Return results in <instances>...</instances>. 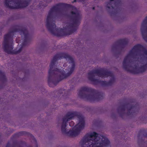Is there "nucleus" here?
<instances>
[{
  "label": "nucleus",
  "instance_id": "nucleus-8",
  "mask_svg": "<svg viewBox=\"0 0 147 147\" xmlns=\"http://www.w3.org/2000/svg\"><path fill=\"white\" fill-rule=\"evenodd\" d=\"M80 98L90 102L98 101L103 98V94L87 87L81 88L78 93Z\"/></svg>",
  "mask_w": 147,
  "mask_h": 147
},
{
  "label": "nucleus",
  "instance_id": "nucleus-12",
  "mask_svg": "<svg viewBox=\"0 0 147 147\" xmlns=\"http://www.w3.org/2000/svg\"><path fill=\"white\" fill-rule=\"evenodd\" d=\"M128 41L126 39H121L118 40L117 43L118 45H125L127 44Z\"/></svg>",
  "mask_w": 147,
  "mask_h": 147
},
{
  "label": "nucleus",
  "instance_id": "nucleus-13",
  "mask_svg": "<svg viewBox=\"0 0 147 147\" xmlns=\"http://www.w3.org/2000/svg\"><path fill=\"white\" fill-rule=\"evenodd\" d=\"M74 123L73 121H71L70 123H69V125L71 127L73 126V125H74Z\"/></svg>",
  "mask_w": 147,
  "mask_h": 147
},
{
  "label": "nucleus",
  "instance_id": "nucleus-20",
  "mask_svg": "<svg viewBox=\"0 0 147 147\" xmlns=\"http://www.w3.org/2000/svg\"><path fill=\"white\" fill-rule=\"evenodd\" d=\"M16 42H17V43H19V42H18L17 41V38H16Z\"/></svg>",
  "mask_w": 147,
  "mask_h": 147
},
{
  "label": "nucleus",
  "instance_id": "nucleus-22",
  "mask_svg": "<svg viewBox=\"0 0 147 147\" xmlns=\"http://www.w3.org/2000/svg\"><path fill=\"white\" fill-rule=\"evenodd\" d=\"M65 64H64V66H65Z\"/></svg>",
  "mask_w": 147,
  "mask_h": 147
},
{
  "label": "nucleus",
  "instance_id": "nucleus-5",
  "mask_svg": "<svg viewBox=\"0 0 147 147\" xmlns=\"http://www.w3.org/2000/svg\"><path fill=\"white\" fill-rule=\"evenodd\" d=\"M80 144L81 147H110V142L105 137L94 132L86 134Z\"/></svg>",
  "mask_w": 147,
  "mask_h": 147
},
{
  "label": "nucleus",
  "instance_id": "nucleus-15",
  "mask_svg": "<svg viewBox=\"0 0 147 147\" xmlns=\"http://www.w3.org/2000/svg\"><path fill=\"white\" fill-rule=\"evenodd\" d=\"M0 75L4 76H5L4 73L3 72H2L1 71H0Z\"/></svg>",
  "mask_w": 147,
  "mask_h": 147
},
{
  "label": "nucleus",
  "instance_id": "nucleus-4",
  "mask_svg": "<svg viewBox=\"0 0 147 147\" xmlns=\"http://www.w3.org/2000/svg\"><path fill=\"white\" fill-rule=\"evenodd\" d=\"M84 125V118L82 115L76 112H69L63 118L61 131L68 136H75L79 134Z\"/></svg>",
  "mask_w": 147,
  "mask_h": 147
},
{
  "label": "nucleus",
  "instance_id": "nucleus-2",
  "mask_svg": "<svg viewBox=\"0 0 147 147\" xmlns=\"http://www.w3.org/2000/svg\"><path fill=\"white\" fill-rule=\"evenodd\" d=\"M75 66L73 59L68 54L61 53L55 55L51 61L48 72V83L53 87L70 75Z\"/></svg>",
  "mask_w": 147,
  "mask_h": 147
},
{
  "label": "nucleus",
  "instance_id": "nucleus-7",
  "mask_svg": "<svg viewBox=\"0 0 147 147\" xmlns=\"http://www.w3.org/2000/svg\"><path fill=\"white\" fill-rule=\"evenodd\" d=\"M18 31L17 30H14L9 32L4 36L3 43V48L4 51L7 53L17 54L20 53L22 50V47H21L17 51H13L12 50L13 42L12 38L14 33ZM20 33L22 36V37L24 36V42L22 43L23 47L26 45L27 42L29 40L30 35L26 28H22L20 31Z\"/></svg>",
  "mask_w": 147,
  "mask_h": 147
},
{
  "label": "nucleus",
  "instance_id": "nucleus-11",
  "mask_svg": "<svg viewBox=\"0 0 147 147\" xmlns=\"http://www.w3.org/2000/svg\"><path fill=\"white\" fill-rule=\"evenodd\" d=\"M110 2L107 4V7L109 9H115V11H117V8L119 7L120 0H110Z\"/></svg>",
  "mask_w": 147,
  "mask_h": 147
},
{
  "label": "nucleus",
  "instance_id": "nucleus-14",
  "mask_svg": "<svg viewBox=\"0 0 147 147\" xmlns=\"http://www.w3.org/2000/svg\"><path fill=\"white\" fill-rule=\"evenodd\" d=\"M134 108H135L134 106H132L130 108H129V109H128V110L130 112L131 111V110L133 109H134Z\"/></svg>",
  "mask_w": 147,
  "mask_h": 147
},
{
  "label": "nucleus",
  "instance_id": "nucleus-3",
  "mask_svg": "<svg viewBox=\"0 0 147 147\" xmlns=\"http://www.w3.org/2000/svg\"><path fill=\"white\" fill-rule=\"evenodd\" d=\"M123 65L125 70L133 74L147 71V50L140 44L136 45L125 58Z\"/></svg>",
  "mask_w": 147,
  "mask_h": 147
},
{
  "label": "nucleus",
  "instance_id": "nucleus-1",
  "mask_svg": "<svg viewBox=\"0 0 147 147\" xmlns=\"http://www.w3.org/2000/svg\"><path fill=\"white\" fill-rule=\"evenodd\" d=\"M81 16L76 7L59 3L52 8L46 20V26L53 34L57 36L69 35L80 25Z\"/></svg>",
  "mask_w": 147,
  "mask_h": 147
},
{
  "label": "nucleus",
  "instance_id": "nucleus-16",
  "mask_svg": "<svg viewBox=\"0 0 147 147\" xmlns=\"http://www.w3.org/2000/svg\"><path fill=\"white\" fill-rule=\"evenodd\" d=\"M147 144V142L146 143L144 142L143 144V146H140V147H147V146H146V144Z\"/></svg>",
  "mask_w": 147,
  "mask_h": 147
},
{
  "label": "nucleus",
  "instance_id": "nucleus-10",
  "mask_svg": "<svg viewBox=\"0 0 147 147\" xmlns=\"http://www.w3.org/2000/svg\"><path fill=\"white\" fill-rule=\"evenodd\" d=\"M141 30L143 38L147 42V16L142 24Z\"/></svg>",
  "mask_w": 147,
  "mask_h": 147
},
{
  "label": "nucleus",
  "instance_id": "nucleus-17",
  "mask_svg": "<svg viewBox=\"0 0 147 147\" xmlns=\"http://www.w3.org/2000/svg\"><path fill=\"white\" fill-rule=\"evenodd\" d=\"M10 144L9 143H8L7 144L6 147H10ZM36 147H38L37 146V145L36 146Z\"/></svg>",
  "mask_w": 147,
  "mask_h": 147
},
{
  "label": "nucleus",
  "instance_id": "nucleus-9",
  "mask_svg": "<svg viewBox=\"0 0 147 147\" xmlns=\"http://www.w3.org/2000/svg\"><path fill=\"white\" fill-rule=\"evenodd\" d=\"M30 0H5V6L10 9H19L27 6Z\"/></svg>",
  "mask_w": 147,
  "mask_h": 147
},
{
  "label": "nucleus",
  "instance_id": "nucleus-19",
  "mask_svg": "<svg viewBox=\"0 0 147 147\" xmlns=\"http://www.w3.org/2000/svg\"><path fill=\"white\" fill-rule=\"evenodd\" d=\"M65 92V90H63V92H62V93H63V92Z\"/></svg>",
  "mask_w": 147,
  "mask_h": 147
},
{
  "label": "nucleus",
  "instance_id": "nucleus-6",
  "mask_svg": "<svg viewBox=\"0 0 147 147\" xmlns=\"http://www.w3.org/2000/svg\"><path fill=\"white\" fill-rule=\"evenodd\" d=\"M88 78L94 84L99 83L103 86L111 85L115 81L113 74L103 69L90 71Z\"/></svg>",
  "mask_w": 147,
  "mask_h": 147
},
{
  "label": "nucleus",
  "instance_id": "nucleus-18",
  "mask_svg": "<svg viewBox=\"0 0 147 147\" xmlns=\"http://www.w3.org/2000/svg\"><path fill=\"white\" fill-rule=\"evenodd\" d=\"M34 138V142H35V144H36V141L35 139V138Z\"/></svg>",
  "mask_w": 147,
  "mask_h": 147
},
{
  "label": "nucleus",
  "instance_id": "nucleus-21",
  "mask_svg": "<svg viewBox=\"0 0 147 147\" xmlns=\"http://www.w3.org/2000/svg\"><path fill=\"white\" fill-rule=\"evenodd\" d=\"M94 9V7H93V9Z\"/></svg>",
  "mask_w": 147,
  "mask_h": 147
}]
</instances>
